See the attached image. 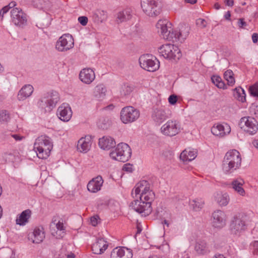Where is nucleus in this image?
<instances>
[{
  "label": "nucleus",
  "mask_w": 258,
  "mask_h": 258,
  "mask_svg": "<svg viewBox=\"0 0 258 258\" xmlns=\"http://www.w3.org/2000/svg\"><path fill=\"white\" fill-rule=\"evenodd\" d=\"M155 194L149 189L146 192L141 193L140 200H134L130 204V207L142 216H148L152 211L151 203L155 199Z\"/></svg>",
  "instance_id": "f257e3e1"
},
{
  "label": "nucleus",
  "mask_w": 258,
  "mask_h": 258,
  "mask_svg": "<svg viewBox=\"0 0 258 258\" xmlns=\"http://www.w3.org/2000/svg\"><path fill=\"white\" fill-rule=\"evenodd\" d=\"M241 163L240 153L236 150L228 151L224 158L222 169L226 174L231 173L238 169Z\"/></svg>",
  "instance_id": "f03ea898"
},
{
  "label": "nucleus",
  "mask_w": 258,
  "mask_h": 258,
  "mask_svg": "<svg viewBox=\"0 0 258 258\" xmlns=\"http://www.w3.org/2000/svg\"><path fill=\"white\" fill-rule=\"evenodd\" d=\"M34 148L39 158L46 159L49 156L53 148L52 140L48 136H41L36 139Z\"/></svg>",
  "instance_id": "7ed1b4c3"
},
{
  "label": "nucleus",
  "mask_w": 258,
  "mask_h": 258,
  "mask_svg": "<svg viewBox=\"0 0 258 258\" xmlns=\"http://www.w3.org/2000/svg\"><path fill=\"white\" fill-rule=\"evenodd\" d=\"M59 100L58 93L52 91L45 93L39 100L37 105L42 112H49L55 107Z\"/></svg>",
  "instance_id": "20e7f679"
},
{
  "label": "nucleus",
  "mask_w": 258,
  "mask_h": 258,
  "mask_svg": "<svg viewBox=\"0 0 258 258\" xmlns=\"http://www.w3.org/2000/svg\"><path fill=\"white\" fill-rule=\"evenodd\" d=\"M132 150L126 143H120L110 153V157L115 160L125 162L131 157Z\"/></svg>",
  "instance_id": "39448f33"
},
{
  "label": "nucleus",
  "mask_w": 258,
  "mask_h": 258,
  "mask_svg": "<svg viewBox=\"0 0 258 258\" xmlns=\"http://www.w3.org/2000/svg\"><path fill=\"white\" fill-rule=\"evenodd\" d=\"M160 55L169 60H178L181 56L179 48L172 44H165L158 48Z\"/></svg>",
  "instance_id": "423d86ee"
},
{
  "label": "nucleus",
  "mask_w": 258,
  "mask_h": 258,
  "mask_svg": "<svg viewBox=\"0 0 258 258\" xmlns=\"http://www.w3.org/2000/svg\"><path fill=\"white\" fill-rule=\"evenodd\" d=\"M141 5L144 12L150 17H156L161 11L159 0H141Z\"/></svg>",
  "instance_id": "0eeeda50"
},
{
  "label": "nucleus",
  "mask_w": 258,
  "mask_h": 258,
  "mask_svg": "<svg viewBox=\"0 0 258 258\" xmlns=\"http://www.w3.org/2000/svg\"><path fill=\"white\" fill-rule=\"evenodd\" d=\"M158 32L160 33L163 39L174 41V31L171 27V23L166 20H160L156 24Z\"/></svg>",
  "instance_id": "6e6552de"
},
{
  "label": "nucleus",
  "mask_w": 258,
  "mask_h": 258,
  "mask_svg": "<svg viewBox=\"0 0 258 258\" xmlns=\"http://www.w3.org/2000/svg\"><path fill=\"white\" fill-rule=\"evenodd\" d=\"M140 66L149 72H154L159 68V61L152 55L146 54L139 58Z\"/></svg>",
  "instance_id": "1a4fd4ad"
},
{
  "label": "nucleus",
  "mask_w": 258,
  "mask_h": 258,
  "mask_svg": "<svg viewBox=\"0 0 258 258\" xmlns=\"http://www.w3.org/2000/svg\"><path fill=\"white\" fill-rule=\"evenodd\" d=\"M181 125L179 121L172 119L168 120L160 128L161 133L167 137H174L180 132Z\"/></svg>",
  "instance_id": "9d476101"
},
{
  "label": "nucleus",
  "mask_w": 258,
  "mask_h": 258,
  "mask_svg": "<svg viewBox=\"0 0 258 258\" xmlns=\"http://www.w3.org/2000/svg\"><path fill=\"white\" fill-rule=\"evenodd\" d=\"M239 125L244 132L249 135H255L258 131V122L252 117H242L240 120Z\"/></svg>",
  "instance_id": "9b49d317"
},
{
  "label": "nucleus",
  "mask_w": 258,
  "mask_h": 258,
  "mask_svg": "<svg viewBox=\"0 0 258 258\" xmlns=\"http://www.w3.org/2000/svg\"><path fill=\"white\" fill-rule=\"evenodd\" d=\"M12 23L17 27L24 28L27 25V15L20 8H13L11 10Z\"/></svg>",
  "instance_id": "f8f14e48"
},
{
  "label": "nucleus",
  "mask_w": 258,
  "mask_h": 258,
  "mask_svg": "<svg viewBox=\"0 0 258 258\" xmlns=\"http://www.w3.org/2000/svg\"><path fill=\"white\" fill-rule=\"evenodd\" d=\"M121 121L125 124L131 123L137 120L140 116V111L132 106L123 107L120 111Z\"/></svg>",
  "instance_id": "ddd939ff"
},
{
  "label": "nucleus",
  "mask_w": 258,
  "mask_h": 258,
  "mask_svg": "<svg viewBox=\"0 0 258 258\" xmlns=\"http://www.w3.org/2000/svg\"><path fill=\"white\" fill-rule=\"evenodd\" d=\"M74 41L70 34H64L60 36L55 43V48L59 52H66L74 47Z\"/></svg>",
  "instance_id": "4468645a"
},
{
  "label": "nucleus",
  "mask_w": 258,
  "mask_h": 258,
  "mask_svg": "<svg viewBox=\"0 0 258 258\" xmlns=\"http://www.w3.org/2000/svg\"><path fill=\"white\" fill-rule=\"evenodd\" d=\"M245 229V222L240 217H234L230 225V230L232 234L239 236Z\"/></svg>",
  "instance_id": "2eb2a0df"
},
{
  "label": "nucleus",
  "mask_w": 258,
  "mask_h": 258,
  "mask_svg": "<svg viewBox=\"0 0 258 258\" xmlns=\"http://www.w3.org/2000/svg\"><path fill=\"white\" fill-rule=\"evenodd\" d=\"M226 217L225 213L221 210H216L212 214V226L221 229L226 225Z\"/></svg>",
  "instance_id": "dca6fc26"
},
{
  "label": "nucleus",
  "mask_w": 258,
  "mask_h": 258,
  "mask_svg": "<svg viewBox=\"0 0 258 258\" xmlns=\"http://www.w3.org/2000/svg\"><path fill=\"white\" fill-rule=\"evenodd\" d=\"M57 115L63 121H69L72 116V111L70 105L67 103L62 104L57 108Z\"/></svg>",
  "instance_id": "f3484780"
},
{
  "label": "nucleus",
  "mask_w": 258,
  "mask_h": 258,
  "mask_svg": "<svg viewBox=\"0 0 258 258\" xmlns=\"http://www.w3.org/2000/svg\"><path fill=\"white\" fill-rule=\"evenodd\" d=\"M151 117L156 124L160 125L168 118V116L164 109L156 108L153 109Z\"/></svg>",
  "instance_id": "a211bd4d"
},
{
  "label": "nucleus",
  "mask_w": 258,
  "mask_h": 258,
  "mask_svg": "<svg viewBox=\"0 0 258 258\" xmlns=\"http://www.w3.org/2000/svg\"><path fill=\"white\" fill-rule=\"evenodd\" d=\"M230 132V125L226 123L215 124L211 128V132L214 135L221 137L229 134Z\"/></svg>",
  "instance_id": "6ab92c4d"
},
{
  "label": "nucleus",
  "mask_w": 258,
  "mask_h": 258,
  "mask_svg": "<svg viewBox=\"0 0 258 258\" xmlns=\"http://www.w3.org/2000/svg\"><path fill=\"white\" fill-rule=\"evenodd\" d=\"M50 231L51 234L57 239H60L64 236L65 233V228L62 222L59 221L55 223L53 221L50 225Z\"/></svg>",
  "instance_id": "aec40b11"
},
{
  "label": "nucleus",
  "mask_w": 258,
  "mask_h": 258,
  "mask_svg": "<svg viewBox=\"0 0 258 258\" xmlns=\"http://www.w3.org/2000/svg\"><path fill=\"white\" fill-rule=\"evenodd\" d=\"M132 250L124 247L114 248L110 255L111 258H132Z\"/></svg>",
  "instance_id": "412c9836"
},
{
  "label": "nucleus",
  "mask_w": 258,
  "mask_h": 258,
  "mask_svg": "<svg viewBox=\"0 0 258 258\" xmlns=\"http://www.w3.org/2000/svg\"><path fill=\"white\" fill-rule=\"evenodd\" d=\"M104 180L100 175L92 179L87 184L88 190L92 193H96L101 190Z\"/></svg>",
  "instance_id": "4be33fe9"
},
{
  "label": "nucleus",
  "mask_w": 258,
  "mask_h": 258,
  "mask_svg": "<svg viewBox=\"0 0 258 258\" xmlns=\"http://www.w3.org/2000/svg\"><path fill=\"white\" fill-rule=\"evenodd\" d=\"M80 80L86 84H90L95 78L94 71L90 68L83 69L80 73Z\"/></svg>",
  "instance_id": "5701e85b"
},
{
  "label": "nucleus",
  "mask_w": 258,
  "mask_h": 258,
  "mask_svg": "<svg viewBox=\"0 0 258 258\" xmlns=\"http://www.w3.org/2000/svg\"><path fill=\"white\" fill-rule=\"evenodd\" d=\"M108 246V243L103 238H98L92 246L93 253L96 254L103 253Z\"/></svg>",
  "instance_id": "b1692460"
},
{
  "label": "nucleus",
  "mask_w": 258,
  "mask_h": 258,
  "mask_svg": "<svg viewBox=\"0 0 258 258\" xmlns=\"http://www.w3.org/2000/svg\"><path fill=\"white\" fill-rule=\"evenodd\" d=\"M92 139L91 136H86L84 138H81L78 142V150L83 153L89 151L91 147Z\"/></svg>",
  "instance_id": "393cba45"
},
{
  "label": "nucleus",
  "mask_w": 258,
  "mask_h": 258,
  "mask_svg": "<svg viewBox=\"0 0 258 258\" xmlns=\"http://www.w3.org/2000/svg\"><path fill=\"white\" fill-rule=\"evenodd\" d=\"M115 144L114 139L110 136H104L99 140L98 145L103 150H108L115 147Z\"/></svg>",
  "instance_id": "a878e982"
},
{
  "label": "nucleus",
  "mask_w": 258,
  "mask_h": 258,
  "mask_svg": "<svg viewBox=\"0 0 258 258\" xmlns=\"http://www.w3.org/2000/svg\"><path fill=\"white\" fill-rule=\"evenodd\" d=\"M244 184V181L241 178L235 179L232 181L230 183L232 188L237 192L238 195L241 196H244L245 191L243 187Z\"/></svg>",
  "instance_id": "bb28decb"
},
{
  "label": "nucleus",
  "mask_w": 258,
  "mask_h": 258,
  "mask_svg": "<svg viewBox=\"0 0 258 258\" xmlns=\"http://www.w3.org/2000/svg\"><path fill=\"white\" fill-rule=\"evenodd\" d=\"M195 250L198 254L204 255L210 251L207 242L204 240L199 239L196 241Z\"/></svg>",
  "instance_id": "cd10ccee"
},
{
  "label": "nucleus",
  "mask_w": 258,
  "mask_h": 258,
  "mask_svg": "<svg viewBox=\"0 0 258 258\" xmlns=\"http://www.w3.org/2000/svg\"><path fill=\"white\" fill-rule=\"evenodd\" d=\"M34 91L33 86L28 84L24 85L19 91L17 98L19 101H23L29 97Z\"/></svg>",
  "instance_id": "c85d7f7f"
},
{
  "label": "nucleus",
  "mask_w": 258,
  "mask_h": 258,
  "mask_svg": "<svg viewBox=\"0 0 258 258\" xmlns=\"http://www.w3.org/2000/svg\"><path fill=\"white\" fill-rule=\"evenodd\" d=\"M189 28L185 25H181L178 31L175 30L174 41L178 40L180 42L184 41L188 35Z\"/></svg>",
  "instance_id": "c756f323"
},
{
  "label": "nucleus",
  "mask_w": 258,
  "mask_h": 258,
  "mask_svg": "<svg viewBox=\"0 0 258 258\" xmlns=\"http://www.w3.org/2000/svg\"><path fill=\"white\" fill-rule=\"evenodd\" d=\"M197 156V151L187 149L184 150L180 155V159L184 162H189L195 159Z\"/></svg>",
  "instance_id": "7c9ffc66"
},
{
  "label": "nucleus",
  "mask_w": 258,
  "mask_h": 258,
  "mask_svg": "<svg viewBox=\"0 0 258 258\" xmlns=\"http://www.w3.org/2000/svg\"><path fill=\"white\" fill-rule=\"evenodd\" d=\"M215 201L221 206H226L229 202L230 198L226 192H217L214 194Z\"/></svg>",
  "instance_id": "2f4dec72"
},
{
  "label": "nucleus",
  "mask_w": 258,
  "mask_h": 258,
  "mask_svg": "<svg viewBox=\"0 0 258 258\" xmlns=\"http://www.w3.org/2000/svg\"><path fill=\"white\" fill-rule=\"evenodd\" d=\"M150 189V184L147 180H142L138 183L135 187V194L137 196L141 195V193H144Z\"/></svg>",
  "instance_id": "473e14b6"
},
{
  "label": "nucleus",
  "mask_w": 258,
  "mask_h": 258,
  "mask_svg": "<svg viewBox=\"0 0 258 258\" xmlns=\"http://www.w3.org/2000/svg\"><path fill=\"white\" fill-rule=\"evenodd\" d=\"M132 16L131 10L126 9L117 14L116 21L118 24L127 21L131 19Z\"/></svg>",
  "instance_id": "72a5a7b5"
},
{
  "label": "nucleus",
  "mask_w": 258,
  "mask_h": 258,
  "mask_svg": "<svg viewBox=\"0 0 258 258\" xmlns=\"http://www.w3.org/2000/svg\"><path fill=\"white\" fill-rule=\"evenodd\" d=\"M106 92L105 86L103 84L98 85L94 88V96L98 100H102L106 96Z\"/></svg>",
  "instance_id": "f704fd0d"
},
{
  "label": "nucleus",
  "mask_w": 258,
  "mask_h": 258,
  "mask_svg": "<svg viewBox=\"0 0 258 258\" xmlns=\"http://www.w3.org/2000/svg\"><path fill=\"white\" fill-rule=\"evenodd\" d=\"M31 211L29 209L23 211L17 216L16 220V224L21 226L25 225L31 217Z\"/></svg>",
  "instance_id": "c9c22d12"
},
{
  "label": "nucleus",
  "mask_w": 258,
  "mask_h": 258,
  "mask_svg": "<svg viewBox=\"0 0 258 258\" xmlns=\"http://www.w3.org/2000/svg\"><path fill=\"white\" fill-rule=\"evenodd\" d=\"M33 243H40V242H41L45 238V234L44 232L43 231V228H35L33 231Z\"/></svg>",
  "instance_id": "e433bc0d"
},
{
  "label": "nucleus",
  "mask_w": 258,
  "mask_h": 258,
  "mask_svg": "<svg viewBox=\"0 0 258 258\" xmlns=\"http://www.w3.org/2000/svg\"><path fill=\"white\" fill-rule=\"evenodd\" d=\"M93 17L96 21L102 22L107 17L106 11L100 9H97L93 12Z\"/></svg>",
  "instance_id": "4c0bfd02"
},
{
  "label": "nucleus",
  "mask_w": 258,
  "mask_h": 258,
  "mask_svg": "<svg viewBox=\"0 0 258 258\" xmlns=\"http://www.w3.org/2000/svg\"><path fill=\"white\" fill-rule=\"evenodd\" d=\"M233 95L235 98L241 102L246 100V94L245 91L241 87H237L233 90Z\"/></svg>",
  "instance_id": "58836bf2"
},
{
  "label": "nucleus",
  "mask_w": 258,
  "mask_h": 258,
  "mask_svg": "<svg viewBox=\"0 0 258 258\" xmlns=\"http://www.w3.org/2000/svg\"><path fill=\"white\" fill-rule=\"evenodd\" d=\"M205 202L201 198H196L190 202V205L195 211L201 210L204 207Z\"/></svg>",
  "instance_id": "ea45409f"
},
{
  "label": "nucleus",
  "mask_w": 258,
  "mask_h": 258,
  "mask_svg": "<svg viewBox=\"0 0 258 258\" xmlns=\"http://www.w3.org/2000/svg\"><path fill=\"white\" fill-rule=\"evenodd\" d=\"M233 75V72L230 70H228L224 73V79L227 81L229 86H232L235 84V81Z\"/></svg>",
  "instance_id": "a19ab883"
},
{
  "label": "nucleus",
  "mask_w": 258,
  "mask_h": 258,
  "mask_svg": "<svg viewBox=\"0 0 258 258\" xmlns=\"http://www.w3.org/2000/svg\"><path fill=\"white\" fill-rule=\"evenodd\" d=\"M13 251L9 247H3L0 249V258H11Z\"/></svg>",
  "instance_id": "79ce46f5"
},
{
  "label": "nucleus",
  "mask_w": 258,
  "mask_h": 258,
  "mask_svg": "<svg viewBox=\"0 0 258 258\" xmlns=\"http://www.w3.org/2000/svg\"><path fill=\"white\" fill-rule=\"evenodd\" d=\"M249 91L251 96L258 97V83H256L250 86Z\"/></svg>",
  "instance_id": "37998d69"
},
{
  "label": "nucleus",
  "mask_w": 258,
  "mask_h": 258,
  "mask_svg": "<svg viewBox=\"0 0 258 258\" xmlns=\"http://www.w3.org/2000/svg\"><path fill=\"white\" fill-rule=\"evenodd\" d=\"M162 210L161 208H157L156 210V215L158 217H164V218H169L171 219V214L170 213H168L167 212H165L163 214H162Z\"/></svg>",
  "instance_id": "c03bdc74"
},
{
  "label": "nucleus",
  "mask_w": 258,
  "mask_h": 258,
  "mask_svg": "<svg viewBox=\"0 0 258 258\" xmlns=\"http://www.w3.org/2000/svg\"><path fill=\"white\" fill-rule=\"evenodd\" d=\"M9 114L6 110H0V122L8 121Z\"/></svg>",
  "instance_id": "a18cd8bd"
},
{
  "label": "nucleus",
  "mask_w": 258,
  "mask_h": 258,
  "mask_svg": "<svg viewBox=\"0 0 258 258\" xmlns=\"http://www.w3.org/2000/svg\"><path fill=\"white\" fill-rule=\"evenodd\" d=\"M133 91V88L132 87L128 85H124L122 87V89L121 90V94L123 95H127L130 94Z\"/></svg>",
  "instance_id": "49530a36"
},
{
  "label": "nucleus",
  "mask_w": 258,
  "mask_h": 258,
  "mask_svg": "<svg viewBox=\"0 0 258 258\" xmlns=\"http://www.w3.org/2000/svg\"><path fill=\"white\" fill-rule=\"evenodd\" d=\"M250 246L253 254L258 255V240H255L251 242Z\"/></svg>",
  "instance_id": "de8ad7c7"
},
{
  "label": "nucleus",
  "mask_w": 258,
  "mask_h": 258,
  "mask_svg": "<svg viewBox=\"0 0 258 258\" xmlns=\"http://www.w3.org/2000/svg\"><path fill=\"white\" fill-rule=\"evenodd\" d=\"M88 21V18L86 16H81L78 18V21L83 26H86Z\"/></svg>",
  "instance_id": "09e8293b"
},
{
  "label": "nucleus",
  "mask_w": 258,
  "mask_h": 258,
  "mask_svg": "<svg viewBox=\"0 0 258 258\" xmlns=\"http://www.w3.org/2000/svg\"><path fill=\"white\" fill-rule=\"evenodd\" d=\"M237 25L240 28H245L247 26V23L244 21L243 18L239 19L237 22Z\"/></svg>",
  "instance_id": "8fccbe9b"
},
{
  "label": "nucleus",
  "mask_w": 258,
  "mask_h": 258,
  "mask_svg": "<svg viewBox=\"0 0 258 258\" xmlns=\"http://www.w3.org/2000/svg\"><path fill=\"white\" fill-rule=\"evenodd\" d=\"M196 23L199 26L202 28L206 27L207 24L206 21L204 19L201 18L198 19L197 20Z\"/></svg>",
  "instance_id": "3c124183"
},
{
  "label": "nucleus",
  "mask_w": 258,
  "mask_h": 258,
  "mask_svg": "<svg viewBox=\"0 0 258 258\" xmlns=\"http://www.w3.org/2000/svg\"><path fill=\"white\" fill-rule=\"evenodd\" d=\"M177 101V96L175 95H171L168 98V101L172 105L175 104L176 103Z\"/></svg>",
  "instance_id": "603ef678"
},
{
  "label": "nucleus",
  "mask_w": 258,
  "mask_h": 258,
  "mask_svg": "<svg viewBox=\"0 0 258 258\" xmlns=\"http://www.w3.org/2000/svg\"><path fill=\"white\" fill-rule=\"evenodd\" d=\"M211 80L213 84L217 86L219 82L221 81V78L218 76H213L211 77Z\"/></svg>",
  "instance_id": "864d4df0"
},
{
  "label": "nucleus",
  "mask_w": 258,
  "mask_h": 258,
  "mask_svg": "<svg viewBox=\"0 0 258 258\" xmlns=\"http://www.w3.org/2000/svg\"><path fill=\"white\" fill-rule=\"evenodd\" d=\"M10 10V8L6 6L4 7L0 11V16L3 19L5 14L7 13Z\"/></svg>",
  "instance_id": "5fc2aeb1"
},
{
  "label": "nucleus",
  "mask_w": 258,
  "mask_h": 258,
  "mask_svg": "<svg viewBox=\"0 0 258 258\" xmlns=\"http://www.w3.org/2000/svg\"><path fill=\"white\" fill-rule=\"evenodd\" d=\"M8 138L9 137H11L13 138L17 141H21L23 138L22 137L19 136L18 134H12L11 133L8 135Z\"/></svg>",
  "instance_id": "6e6d98bb"
},
{
  "label": "nucleus",
  "mask_w": 258,
  "mask_h": 258,
  "mask_svg": "<svg viewBox=\"0 0 258 258\" xmlns=\"http://www.w3.org/2000/svg\"><path fill=\"white\" fill-rule=\"evenodd\" d=\"M123 170L129 172H131L133 171L132 165L130 164H124L122 168Z\"/></svg>",
  "instance_id": "4d7b16f0"
},
{
  "label": "nucleus",
  "mask_w": 258,
  "mask_h": 258,
  "mask_svg": "<svg viewBox=\"0 0 258 258\" xmlns=\"http://www.w3.org/2000/svg\"><path fill=\"white\" fill-rule=\"evenodd\" d=\"M99 219L98 216H93L90 219V222L93 226H95L97 225L98 219Z\"/></svg>",
  "instance_id": "13d9d810"
},
{
  "label": "nucleus",
  "mask_w": 258,
  "mask_h": 258,
  "mask_svg": "<svg viewBox=\"0 0 258 258\" xmlns=\"http://www.w3.org/2000/svg\"><path fill=\"white\" fill-rule=\"evenodd\" d=\"M217 87L220 89H226L227 86L225 83L221 79V81L219 82Z\"/></svg>",
  "instance_id": "bf43d9fd"
},
{
  "label": "nucleus",
  "mask_w": 258,
  "mask_h": 258,
  "mask_svg": "<svg viewBox=\"0 0 258 258\" xmlns=\"http://www.w3.org/2000/svg\"><path fill=\"white\" fill-rule=\"evenodd\" d=\"M252 40L254 43H255L258 41V33H254L252 35Z\"/></svg>",
  "instance_id": "052dcab7"
},
{
  "label": "nucleus",
  "mask_w": 258,
  "mask_h": 258,
  "mask_svg": "<svg viewBox=\"0 0 258 258\" xmlns=\"http://www.w3.org/2000/svg\"><path fill=\"white\" fill-rule=\"evenodd\" d=\"M224 3L225 5L229 7H232L233 5V0H225Z\"/></svg>",
  "instance_id": "680f3d73"
},
{
  "label": "nucleus",
  "mask_w": 258,
  "mask_h": 258,
  "mask_svg": "<svg viewBox=\"0 0 258 258\" xmlns=\"http://www.w3.org/2000/svg\"><path fill=\"white\" fill-rule=\"evenodd\" d=\"M17 5V4L15 2L12 1L7 6L10 9H13V8H15V7Z\"/></svg>",
  "instance_id": "e2e57ef3"
},
{
  "label": "nucleus",
  "mask_w": 258,
  "mask_h": 258,
  "mask_svg": "<svg viewBox=\"0 0 258 258\" xmlns=\"http://www.w3.org/2000/svg\"><path fill=\"white\" fill-rule=\"evenodd\" d=\"M230 16H231L230 12L229 11H227L224 15V18H225L226 20H230Z\"/></svg>",
  "instance_id": "0e129e2a"
},
{
  "label": "nucleus",
  "mask_w": 258,
  "mask_h": 258,
  "mask_svg": "<svg viewBox=\"0 0 258 258\" xmlns=\"http://www.w3.org/2000/svg\"><path fill=\"white\" fill-rule=\"evenodd\" d=\"M162 223L165 224V225H166L167 227H168L169 226L170 224L171 223V222L168 220L164 219Z\"/></svg>",
  "instance_id": "69168bd1"
},
{
  "label": "nucleus",
  "mask_w": 258,
  "mask_h": 258,
  "mask_svg": "<svg viewBox=\"0 0 258 258\" xmlns=\"http://www.w3.org/2000/svg\"><path fill=\"white\" fill-rule=\"evenodd\" d=\"M213 258H226L223 254L215 255Z\"/></svg>",
  "instance_id": "338daca9"
},
{
  "label": "nucleus",
  "mask_w": 258,
  "mask_h": 258,
  "mask_svg": "<svg viewBox=\"0 0 258 258\" xmlns=\"http://www.w3.org/2000/svg\"><path fill=\"white\" fill-rule=\"evenodd\" d=\"M253 146L255 147L257 149H258V140L256 141H254L252 143Z\"/></svg>",
  "instance_id": "774afa93"
}]
</instances>
